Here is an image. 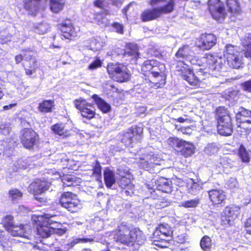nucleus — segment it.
<instances>
[{
    "mask_svg": "<svg viewBox=\"0 0 251 251\" xmlns=\"http://www.w3.org/2000/svg\"><path fill=\"white\" fill-rule=\"evenodd\" d=\"M195 53L191 48L184 45L180 48L175 54V59L181 65H185L184 61L190 62L194 66H201V62H206L210 73L214 77L225 76L227 72L224 58L211 54L203 57L201 60L196 59Z\"/></svg>",
    "mask_w": 251,
    "mask_h": 251,
    "instance_id": "1",
    "label": "nucleus"
},
{
    "mask_svg": "<svg viewBox=\"0 0 251 251\" xmlns=\"http://www.w3.org/2000/svg\"><path fill=\"white\" fill-rule=\"evenodd\" d=\"M111 235L116 242H119L126 246H132L135 242L141 245L145 240V236L141 230L137 228L130 230L123 223L118 226L116 231L112 233Z\"/></svg>",
    "mask_w": 251,
    "mask_h": 251,
    "instance_id": "2",
    "label": "nucleus"
},
{
    "mask_svg": "<svg viewBox=\"0 0 251 251\" xmlns=\"http://www.w3.org/2000/svg\"><path fill=\"white\" fill-rule=\"evenodd\" d=\"M2 222L5 229L13 236L21 237V242L30 244L27 240H31L32 236L30 234L31 228L28 225H16L14 222V218L11 215H6L2 219Z\"/></svg>",
    "mask_w": 251,
    "mask_h": 251,
    "instance_id": "3",
    "label": "nucleus"
},
{
    "mask_svg": "<svg viewBox=\"0 0 251 251\" xmlns=\"http://www.w3.org/2000/svg\"><path fill=\"white\" fill-rule=\"evenodd\" d=\"M165 69L163 63L154 60L145 61L142 67V71L148 75L151 81L156 84L161 83L164 80Z\"/></svg>",
    "mask_w": 251,
    "mask_h": 251,
    "instance_id": "4",
    "label": "nucleus"
},
{
    "mask_svg": "<svg viewBox=\"0 0 251 251\" xmlns=\"http://www.w3.org/2000/svg\"><path fill=\"white\" fill-rule=\"evenodd\" d=\"M216 118L218 122V133L225 136L231 135L233 128L229 111L224 107H218L216 110Z\"/></svg>",
    "mask_w": 251,
    "mask_h": 251,
    "instance_id": "5",
    "label": "nucleus"
},
{
    "mask_svg": "<svg viewBox=\"0 0 251 251\" xmlns=\"http://www.w3.org/2000/svg\"><path fill=\"white\" fill-rule=\"evenodd\" d=\"M237 46L228 44L226 47L224 52L225 57L226 58L229 66L233 69H239L243 65V52L238 50Z\"/></svg>",
    "mask_w": 251,
    "mask_h": 251,
    "instance_id": "6",
    "label": "nucleus"
},
{
    "mask_svg": "<svg viewBox=\"0 0 251 251\" xmlns=\"http://www.w3.org/2000/svg\"><path fill=\"white\" fill-rule=\"evenodd\" d=\"M155 185L147 184L146 187L150 193V198L157 199L162 192L171 193L172 191V182L165 178H161L155 181Z\"/></svg>",
    "mask_w": 251,
    "mask_h": 251,
    "instance_id": "7",
    "label": "nucleus"
},
{
    "mask_svg": "<svg viewBox=\"0 0 251 251\" xmlns=\"http://www.w3.org/2000/svg\"><path fill=\"white\" fill-rule=\"evenodd\" d=\"M172 234V231L169 225L161 224L154 231L151 241L156 246L161 248L166 247L168 240L167 238L171 237Z\"/></svg>",
    "mask_w": 251,
    "mask_h": 251,
    "instance_id": "8",
    "label": "nucleus"
},
{
    "mask_svg": "<svg viewBox=\"0 0 251 251\" xmlns=\"http://www.w3.org/2000/svg\"><path fill=\"white\" fill-rule=\"evenodd\" d=\"M204 64H201L202 68L200 69V71L197 72V75H196L193 72L190 70L187 69L186 67L182 66L181 68H177V71L181 72V75L183 78L186 80L189 84L193 85H196L201 80L204 79V75L205 73L203 72V67L206 66L208 67L206 62H204Z\"/></svg>",
    "mask_w": 251,
    "mask_h": 251,
    "instance_id": "9",
    "label": "nucleus"
},
{
    "mask_svg": "<svg viewBox=\"0 0 251 251\" xmlns=\"http://www.w3.org/2000/svg\"><path fill=\"white\" fill-rule=\"evenodd\" d=\"M59 202L62 207L71 212H76L81 206L80 201L76 196L69 192L62 194Z\"/></svg>",
    "mask_w": 251,
    "mask_h": 251,
    "instance_id": "10",
    "label": "nucleus"
},
{
    "mask_svg": "<svg viewBox=\"0 0 251 251\" xmlns=\"http://www.w3.org/2000/svg\"><path fill=\"white\" fill-rule=\"evenodd\" d=\"M32 220L37 225V232L39 235L42 238H48L53 234L56 228L50 226L46 221H43L42 215H33L32 217Z\"/></svg>",
    "mask_w": 251,
    "mask_h": 251,
    "instance_id": "11",
    "label": "nucleus"
},
{
    "mask_svg": "<svg viewBox=\"0 0 251 251\" xmlns=\"http://www.w3.org/2000/svg\"><path fill=\"white\" fill-rule=\"evenodd\" d=\"M208 5L213 18L221 22L226 14L223 3L219 0H209Z\"/></svg>",
    "mask_w": 251,
    "mask_h": 251,
    "instance_id": "12",
    "label": "nucleus"
},
{
    "mask_svg": "<svg viewBox=\"0 0 251 251\" xmlns=\"http://www.w3.org/2000/svg\"><path fill=\"white\" fill-rule=\"evenodd\" d=\"M139 159L140 162L139 163L140 167L148 171L155 168L156 166L160 165L163 162L157 154H155L152 152L144 154Z\"/></svg>",
    "mask_w": 251,
    "mask_h": 251,
    "instance_id": "13",
    "label": "nucleus"
},
{
    "mask_svg": "<svg viewBox=\"0 0 251 251\" xmlns=\"http://www.w3.org/2000/svg\"><path fill=\"white\" fill-rule=\"evenodd\" d=\"M21 133V143L25 148H32L38 139L37 133L30 128H25Z\"/></svg>",
    "mask_w": 251,
    "mask_h": 251,
    "instance_id": "14",
    "label": "nucleus"
},
{
    "mask_svg": "<svg viewBox=\"0 0 251 251\" xmlns=\"http://www.w3.org/2000/svg\"><path fill=\"white\" fill-rule=\"evenodd\" d=\"M50 185V183L48 181L37 179L29 185L28 191L33 194L34 196L41 195L46 191L49 190Z\"/></svg>",
    "mask_w": 251,
    "mask_h": 251,
    "instance_id": "15",
    "label": "nucleus"
},
{
    "mask_svg": "<svg viewBox=\"0 0 251 251\" xmlns=\"http://www.w3.org/2000/svg\"><path fill=\"white\" fill-rule=\"evenodd\" d=\"M217 38L213 34H202L197 43V46L202 50L211 49L216 43Z\"/></svg>",
    "mask_w": 251,
    "mask_h": 251,
    "instance_id": "16",
    "label": "nucleus"
},
{
    "mask_svg": "<svg viewBox=\"0 0 251 251\" xmlns=\"http://www.w3.org/2000/svg\"><path fill=\"white\" fill-rule=\"evenodd\" d=\"M60 29L62 35L66 39L75 38L78 36L79 33V29L74 27L69 21H67L62 24Z\"/></svg>",
    "mask_w": 251,
    "mask_h": 251,
    "instance_id": "17",
    "label": "nucleus"
},
{
    "mask_svg": "<svg viewBox=\"0 0 251 251\" xmlns=\"http://www.w3.org/2000/svg\"><path fill=\"white\" fill-rule=\"evenodd\" d=\"M35 52L32 50H26L24 54L25 60L29 62V69H25L27 75H31L35 72L37 68V59L36 58Z\"/></svg>",
    "mask_w": 251,
    "mask_h": 251,
    "instance_id": "18",
    "label": "nucleus"
},
{
    "mask_svg": "<svg viewBox=\"0 0 251 251\" xmlns=\"http://www.w3.org/2000/svg\"><path fill=\"white\" fill-rule=\"evenodd\" d=\"M52 132L62 138H65L71 135V128L67 124L57 123L51 126Z\"/></svg>",
    "mask_w": 251,
    "mask_h": 251,
    "instance_id": "19",
    "label": "nucleus"
},
{
    "mask_svg": "<svg viewBox=\"0 0 251 251\" xmlns=\"http://www.w3.org/2000/svg\"><path fill=\"white\" fill-rule=\"evenodd\" d=\"M45 0H23L24 7L31 15H35Z\"/></svg>",
    "mask_w": 251,
    "mask_h": 251,
    "instance_id": "20",
    "label": "nucleus"
},
{
    "mask_svg": "<svg viewBox=\"0 0 251 251\" xmlns=\"http://www.w3.org/2000/svg\"><path fill=\"white\" fill-rule=\"evenodd\" d=\"M209 199L214 205L222 204L226 199V193L222 190L212 189L208 191Z\"/></svg>",
    "mask_w": 251,
    "mask_h": 251,
    "instance_id": "21",
    "label": "nucleus"
},
{
    "mask_svg": "<svg viewBox=\"0 0 251 251\" xmlns=\"http://www.w3.org/2000/svg\"><path fill=\"white\" fill-rule=\"evenodd\" d=\"M240 208L236 205L226 206L223 211V214L225 217L228 224L231 221L235 219L240 212Z\"/></svg>",
    "mask_w": 251,
    "mask_h": 251,
    "instance_id": "22",
    "label": "nucleus"
},
{
    "mask_svg": "<svg viewBox=\"0 0 251 251\" xmlns=\"http://www.w3.org/2000/svg\"><path fill=\"white\" fill-rule=\"evenodd\" d=\"M104 180L105 185L111 188L115 183L116 178L114 172L108 168H105L103 172Z\"/></svg>",
    "mask_w": 251,
    "mask_h": 251,
    "instance_id": "23",
    "label": "nucleus"
},
{
    "mask_svg": "<svg viewBox=\"0 0 251 251\" xmlns=\"http://www.w3.org/2000/svg\"><path fill=\"white\" fill-rule=\"evenodd\" d=\"M160 15V12L157 8L148 9L144 11L141 16L142 20L143 22L154 20Z\"/></svg>",
    "mask_w": 251,
    "mask_h": 251,
    "instance_id": "24",
    "label": "nucleus"
},
{
    "mask_svg": "<svg viewBox=\"0 0 251 251\" xmlns=\"http://www.w3.org/2000/svg\"><path fill=\"white\" fill-rule=\"evenodd\" d=\"M92 99L94 100L98 108L103 113H107L111 110L110 105L105 101L98 95L95 94L92 96Z\"/></svg>",
    "mask_w": 251,
    "mask_h": 251,
    "instance_id": "25",
    "label": "nucleus"
},
{
    "mask_svg": "<svg viewBox=\"0 0 251 251\" xmlns=\"http://www.w3.org/2000/svg\"><path fill=\"white\" fill-rule=\"evenodd\" d=\"M54 106V102L53 100H46L39 103L38 110L42 113H50L52 112Z\"/></svg>",
    "mask_w": 251,
    "mask_h": 251,
    "instance_id": "26",
    "label": "nucleus"
},
{
    "mask_svg": "<svg viewBox=\"0 0 251 251\" xmlns=\"http://www.w3.org/2000/svg\"><path fill=\"white\" fill-rule=\"evenodd\" d=\"M122 68L115 76L113 80L119 82L127 81L130 77V74L126 66H122Z\"/></svg>",
    "mask_w": 251,
    "mask_h": 251,
    "instance_id": "27",
    "label": "nucleus"
},
{
    "mask_svg": "<svg viewBox=\"0 0 251 251\" xmlns=\"http://www.w3.org/2000/svg\"><path fill=\"white\" fill-rule=\"evenodd\" d=\"M124 55L131 56L132 58H137L139 55L137 46L131 43L127 44L124 51Z\"/></svg>",
    "mask_w": 251,
    "mask_h": 251,
    "instance_id": "28",
    "label": "nucleus"
},
{
    "mask_svg": "<svg viewBox=\"0 0 251 251\" xmlns=\"http://www.w3.org/2000/svg\"><path fill=\"white\" fill-rule=\"evenodd\" d=\"M239 123L238 125V131L243 134H248L251 131V119H243L238 120Z\"/></svg>",
    "mask_w": 251,
    "mask_h": 251,
    "instance_id": "29",
    "label": "nucleus"
},
{
    "mask_svg": "<svg viewBox=\"0 0 251 251\" xmlns=\"http://www.w3.org/2000/svg\"><path fill=\"white\" fill-rule=\"evenodd\" d=\"M180 154L185 157H187L193 154L195 151V148L193 144L184 141Z\"/></svg>",
    "mask_w": 251,
    "mask_h": 251,
    "instance_id": "30",
    "label": "nucleus"
},
{
    "mask_svg": "<svg viewBox=\"0 0 251 251\" xmlns=\"http://www.w3.org/2000/svg\"><path fill=\"white\" fill-rule=\"evenodd\" d=\"M124 65L120 63H110L108 64L107 66V71L109 75V76L113 79L118 72L120 71L122 67Z\"/></svg>",
    "mask_w": 251,
    "mask_h": 251,
    "instance_id": "31",
    "label": "nucleus"
},
{
    "mask_svg": "<svg viewBox=\"0 0 251 251\" xmlns=\"http://www.w3.org/2000/svg\"><path fill=\"white\" fill-rule=\"evenodd\" d=\"M124 168L123 166H120L118 168V171L121 176V179L118 181L119 185L122 189H126V187H134V186L131 183L130 179L127 178L125 176H124L123 174L122 173V170Z\"/></svg>",
    "mask_w": 251,
    "mask_h": 251,
    "instance_id": "32",
    "label": "nucleus"
},
{
    "mask_svg": "<svg viewBox=\"0 0 251 251\" xmlns=\"http://www.w3.org/2000/svg\"><path fill=\"white\" fill-rule=\"evenodd\" d=\"M65 4V0H50L51 11L53 13H58L63 10Z\"/></svg>",
    "mask_w": 251,
    "mask_h": 251,
    "instance_id": "33",
    "label": "nucleus"
},
{
    "mask_svg": "<svg viewBox=\"0 0 251 251\" xmlns=\"http://www.w3.org/2000/svg\"><path fill=\"white\" fill-rule=\"evenodd\" d=\"M228 12L232 14L239 13L240 7L238 0H226Z\"/></svg>",
    "mask_w": 251,
    "mask_h": 251,
    "instance_id": "34",
    "label": "nucleus"
},
{
    "mask_svg": "<svg viewBox=\"0 0 251 251\" xmlns=\"http://www.w3.org/2000/svg\"><path fill=\"white\" fill-rule=\"evenodd\" d=\"M23 193L17 188H12L8 192V198L13 203L17 202L21 200Z\"/></svg>",
    "mask_w": 251,
    "mask_h": 251,
    "instance_id": "35",
    "label": "nucleus"
},
{
    "mask_svg": "<svg viewBox=\"0 0 251 251\" xmlns=\"http://www.w3.org/2000/svg\"><path fill=\"white\" fill-rule=\"evenodd\" d=\"M238 155L243 163H248L250 162V154L243 145H241L238 150Z\"/></svg>",
    "mask_w": 251,
    "mask_h": 251,
    "instance_id": "36",
    "label": "nucleus"
},
{
    "mask_svg": "<svg viewBox=\"0 0 251 251\" xmlns=\"http://www.w3.org/2000/svg\"><path fill=\"white\" fill-rule=\"evenodd\" d=\"M217 162L216 166L219 168H227L232 167V161L226 156L217 157Z\"/></svg>",
    "mask_w": 251,
    "mask_h": 251,
    "instance_id": "37",
    "label": "nucleus"
},
{
    "mask_svg": "<svg viewBox=\"0 0 251 251\" xmlns=\"http://www.w3.org/2000/svg\"><path fill=\"white\" fill-rule=\"evenodd\" d=\"M12 145V143L11 142L7 143V141H0V154L3 153V155L9 156L11 154Z\"/></svg>",
    "mask_w": 251,
    "mask_h": 251,
    "instance_id": "38",
    "label": "nucleus"
},
{
    "mask_svg": "<svg viewBox=\"0 0 251 251\" xmlns=\"http://www.w3.org/2000/svg\"><path fill=\"white\" fill-rule=\"evenodd\" d=\"M106 14L105 12H97L93 15V18L95 22L99 25H105L107 24V19L106 18Z\"/></svg>",
    "mask_w": 251,
    "mask_h": 251,
    "instance_id": "39",
    "label": "nucleus"
},
{
    "mask_svg": "<svg viewBox=\"0 0 251 251\" xmlns=\"http://www.w3.org/2000/svg\"><path fill=\"white\" fill-rule=\"evenodd\" d=\"M200 246L203 251H210L212 247L211 238L207 236H204L200 242Z\"/></svg>",
    "mask_w": 251,
    "mask_h": 251,
    "instance_id": "40",
    "label": "nucleus"
},
{
    "mask_svg": "<svg viewBox=\"0 0 251 251\" xmlns=\"http://www.w3.org/2000/svg\"><path fill=\"white\" fill-rule=\"evenodd\" d=\"M251 111L247 110L243 107H240L239 111L236 113L237 120L243 119H251Z\"/></svg>",
    "mask_w": 251,
    "mask_h": 251,
    "instance_id": "41",
    "label": "nucleus"
},
{
    "mask_svg": "<svg viewBox=\"0 0 251 251\" xmlns=\"http://www.w3.org/2000/svg\"><path fill=\"white\" fill-rule=\"evenodd\" d=\"M190 187L189 188V192L192 195H196L198 194L202 189V184L198 182H195L194 179H191Z\"/></svg>",
    "mask_w": 251,
    "mask_h": 251,
    "instance_id": "42",
    "label": "nucleus"
},
{
    "mask_svg": "<svg viewBox=\"0 0 251 251\" xmlns=\"http://www.w3.org/2000/svg\"><path fill=\"white\" fill-rule=\"evenodd\" d=\"M175 3V0H170L166 5L157 9L159 10L160 14L161 13H171L174 10Z\"/></svg>",
    "mask_w": 251,
    "mask_h": 251,
    "instance_id": "43",
    "label": "nucleus"
},
{
    "mask_svg": "<svg viewBox=\"0 0 251 251\" xmlns=\"http://www.w3.org/2000/svg\"><path fill=\"white\" fill-rule=\"evenodd\" d=\"M42 216L43 217V221L48 223V224L50 226L53 224H57L58 223L57 220L59 216L56 215L47 213L45 214L44 216Z\"/></svg>",
    "mask_w": 251,
    "mask_h": 251,
    "instance_id": "44",
    "label": "nucleus"
},
{
    "mask_svg": "<svg viewBox=\"0 0 251 251\" xmlns=\"http://www.w3.org/2000/svg\"><path fill=\"white\" fill-rule=\"evenodd\" d=\"M157 200V201L154 203L155 206L157 209H161L170 205L171 201L165 198H159V196L157 199H154Z\"/></svg>",
    "mask_w": 251,
    "mask_h": 251,
    "instance_id": "45",
    "label": "nucleus"
},
{
    "mask_svg": "<svg viewBox=\"0 0 251 251\" xmlns=\"http://www.w3.org/2000/svg\"><path fill=\"white\" fill-rule=\"evenodd\" d=\"M200 203V199L196 198L194 199L189 200L182 201L181 206L185 208H195Z\"/></svg>",
    "mask_w": 251,
    "mask_h": 251,
    "instance_id": "46",
    "label": "nucleus"
},
{
    "mask_svg": "<svg viewBox=\"0 0 251 251\" xmlns=\"http://www.w3.org/2000/svg\"><path fill=\"white\" fill-rule=\"evenodd\" d=\"M103 46V43L100 42V38H94L91 40L90 42V50L96 51L100 50Z\"/></svg>",
    "mask_w": 251,
    "mask_h": 251,
    "instance_id": "47",
    "label": "nucleus"
},
{
    "mask_svg": "<svg viewBox=\"0 0 251 251\" xmlns=\"http://www.w3.org/2000/svg\"><path fill=\"white\" fill-rule=\"evenodd\" d=\"M183 142L184 141L176 137H170L167 140L168 145L173 148H181Z\"/></svg>",
    "mask_w": 251,
    "mask_h": 251,
    "instance_id": "48",
    "label": "nucleus"
},
{
    "mask_svg": "<svg viewBox=\"0 0 251 251\" xmlns=\"http://www.w3.org/2000/svg\"><path fill=\"white\" fill-rule=\"evenodd\" d=\"M219 148L216 143L208 144L205 148L204 151L206 153L212 155L216 153L219 151Z\"/></svg>",
    "mask_w": 251,
    "mask_h": 251,
    "instance_id": "49",
    "label": "nucleus"
},
{
    "mask_svg": "<svg viewBox=\"0 0 251 251\" xmlns=\"http://www.w3.org/2000/svg\"><path fill=\"white\" fill-rule=\"evenodd\" d=\"M93 175L96 177L97 179L101 177V167L98 161H96L94 164Z\"/></svg>",
    "mask_w": 251,
    "mask_h": 251,
    "instance_id": "50",
    "label": "nucleus"
},
{
    "mask_svg": "<svg viewBox=\"0 0 251 251\" xmlns=\"http://www.w3.org/2000/svg\"><path fill=\"white\" fill-rule=\"evenodd\" d=\"M49 28V26L46 23H41L35 28L36 33L43 34L47 32Z\"/></svg>",
    "mask_w": 251,
    "mask_h": 251,
    "instance_id": "51",
    "label": "nucleus"
},
{
    "mask_svg": "<svg viewBox=\"0 0 251 251\" xmlns=\"http://www.w3.org/2000/svg\"><path fill=\"white\" fill-rule=\"evenodd\" d=\"M80 113L82 117H85L88 119L93 118L95 114L94 110L89 108L88 106L85 108L82 109Z\"/></svg>",
    "mask_w": 251,
    "mask_h": 251,
    "instance_id": "52",
    "label": "nucleus"
},
{
    "mask_svg": "<svg viewBox=\"0 0 251 251\" xmlns=\"http://www.w3.org/2000/svg\"><path fill=\"white\" fill-rule=\"evenodd\" d=\"M10 131V127L9 124L4 122H0V134L7 135Z\"/></svg>",
    "mask_w": 251,
    "mask_h": 251,
    "instance_id": "53",
    "label": "nucleus"
},
{
    "mask_svg": "<svg viewBox=\"0 0 251 251\" xmlns=\"http://www.w3.org/2000/svg\"><path fill=\"white\" fill-rule=\"evenodd\" d=\"M12 35L9 33V30L6 29L0 32V39L3 43H6L11 40Z\"/></svg>",
    "mask_w": 251,
    "mask_h": 251,
    "instance_id": "54",
    "label": "nucleus"
},
{
    "mask_svg": "<svg viewBox=\"0 0 251 251\" xmlns=\"http://www.w3.org/2000/svg\"><path fill=\"white\" fill-rule=\"evenodd\" d=\"M75 106L80 112L82 109L86 108L88 106L84 100H75L74 101Z\"/></svg>",
    "mask_w": 251,
    "mask_h": 251,
    "instance_id": "55",
    "label": "nucleus"
},
{
    "mask_svg": "<svg viewBox=\"0 0 251 251\" xmlns=\"http://www.w3.org/2000/svg\"><path fill=\"white\" fill-rule=\"evenodd\" d=\"M133 133H127L122 139V142L125 143L126 146H130L133 142Z\"/></svg>",
    "mask_w": 251,
    "mask_h": 251,
    "instance_id": "56",
    "label": "nucleus"
},
{
    "mask_svg": "<svg viewBox=\"0 0 251 251\" xmlns=\"http://www.w3.org/2000/svg\"><path fill=\"white\" fill-rule=\"evenodd\" d=\"M101 61L99 58H96L89 65L88 69L90 70H94L101 67Z\"/></svg>",
    "mask_w": 251,
    "mask_h": 251,
    "instance_id": "57",
    "label": "nucleus"
},
{
    "mask_svg": "<svg viewBox=\"0 0 251 251\" xmlns=\"http://www.w3.org/2000/svg\"><path fill=\"white\" fill-rule=\"evenodd\" d=\"M74 178L67 176H65L63 179V185L64 187L66 186H71L72 185H74Z\"/></svg>",
    "mask_w": 251,
    "mask_h": 251,
    "instance_id": "58",
    "label": "nucleus"
},
{
    "mask_svg": "<svg viewBox=\"0 0 251 251\" xmlns=\"http://www.w3.org/2000/svg\"><path fill=\"white\" fill-rule=\"evenodd\" d=\"M242 87L244 91L251 93V80L243 83L242 84Z\"/></svg>",
    "mask_w": 251,
    "mask_h": 251,
    "instance_id": "59",
    "label": "nucleus"
},
{
    "mask_svg": "<svg viewBox=\"0 0 251 251\" xmlns=\"http://www.w3.org/2000/svg\"><path fill=\"white\" fill-rule=\"evenodd\" d=\"M94 241V239L92 238H77L74 240V242L75 244L77 243H84L86 242H91Z\"/></svg>",
    "mask_w": 251,
    "mask_h": 251,
    "instance_id": "60",
    "label": "nucleus"
},
{
    "mask_svg": "<svg viewBox=\"0 0 251 251\" xmlns=\"http://www.w3.org/2000/svg\"><path fill=\"white\" fill-rule=\"evenodd\" d=\"M113 27L116 29L117 32L123 34V25L118 23H114L113 25Z\"/></svg>",
    "mask_w": 251,
    "mask_h": 251,
    "instance_id": "61",
    "label": "nucleus"
},
{
    "mask_svg": "<svg viewBox=\"0 0 251 251\" xmlns=\"http://www.w3.org/2000/svg\"><path fill=\"white\" fill-rule=\"evenodd\" d=\"M133 187H126V189H123L122 193L126 196H131L133 194Z\"/></svg>",
    "mask_w": 251,
    "mask_h": 251,
    "instance_id": "62",
    "label": "nucleus"
},
{
    "mask_svg": "<svg viewBox=\"0 0 251 251\" xmlns=\"http://www.w3.org/2000/svg\"><path fill=\"white\" fill-rule=\"evenodd\" d=\"M95 6L102 8L105 5V0H96L94 2Z\"/></svg>",
    "mask_w": 251,
    "mask_h": 251,
    "instance_id": "63",
    "label": "nucleus"
},
{
    "mask_svg": "<svg viewBox=\"0 0 251 251\" xmlns=\"http://www.w3.org/2000/svg\"><path fill=\"white\" fill-rule=\"evenodd\" d=\"M246 228L247 232L251 235V215L248 219L246 223Z\"/></svg>",
    "mask_w": 251,
    "mask_h": 251,
    "instance_id": "64",
    "label": "nucleus"
}]
</instances>
